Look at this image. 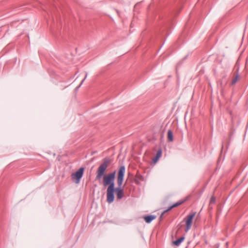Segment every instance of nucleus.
Wrapping results in <instances>:
<instances>
[{
  "instance_id": "ddd939ff",
  "label": "nucleus",
  "mask_w": 248,
  "mask_h": 248,
  "mask_svg": "<svg viewBox=\"0 0 248 248\" xmlns=\"http://www.w3.org/2000/svg\"><path fill=\"white\" fill-rule=\"evenodd\" d=\"M168 139L170 142L173 140V132L171 130H169L168 131Z\"/></svg>"
},
{
  "instance_id": "9d476101",
  "label": "nucleus",
  "mask_w": 248,
  "mask_h": 248,
  "mask_svg": "<svg viewBox=\"0 0 248 248\" xmlns=\"http://www.w3.org/2000/svg\"><path fill=\"white\" fill-rule=\"evenodd\" d=\"M161 155H162V150H161V149H159L157 151V153H156L155 156L153 158L152 161V163H156L159 160V158L161 157Z\"/></svg>"
},
{
  "instance_id": "dca6fc26",
  "label": "nucleus",
  "mask_w": 248,
  "mask_h": 248,
  "mask_svg": "<svg viewBox=\"0 0 248 248\" xmlns=\"http://www.w3.org/2000/svg\"><path fill=\"white\" fill-rule=\"evenodd\" d=\"M223 144H224V141L222 142V148H223Z\"/></svg>"
},
{
  "instance_id": "6e6552de",
  "label": "nucleus",
  "mask_w": 248,
  "mask_h": 248,
  "mask_svg": "<svg viewBox=\"0 0 248 248\" xmlns=\"http://www.w3.org/2000/svg\"><path fill=\"white\" fill-rule=\"evenodd\" d=\"M121 186H118L116 188V190H115L117 198L118 200L122 199L124 195V189L121 187Z\"/></svg>"
},
{
  "instance_id": "39448f33",
  "label": "nucleus",
  "mask_w": 248,
  "mask_h": 248,
  "mask_svg": "<svg viewBox=\"0 0 248 248\" xmlns=\"http://www.w3.org/2000/svg\"><path fill=\"white\" fill-rule=\"evenodd\" d=\"M196 214V212H192L189 215H188L185 218L186 220V227L185 229V231L187 232L191 228L192 221L194 217Z\"/></svg>"
},
{
  "instance_id": "7ed1b4c3",
  "label": "nucleus",
  "mask_w": 248,
  "mask_h": 248,
  "mask_svg": "<svg viewBox=\"0 0 248 248\" xmlns=\"http://www.w3.org/2000/svg\"><path fill=\"white\" fill-rule=\"evenodd\" d=\"M85 168L81 167L75 173L71 175L72 180L76 183L78 184L82 178L84 171Z\"/></svg>"
},
{
  "instance_id": "9b49d317",
  "label": "nucleus",
  "mask_w": 248,
  "mask_h": 248,
  "mask_svg": "<svg viewBox=\"0 0 248 248\" xmlns=\"http://www.w3.org/2000/svg\"><path fill=\"white\" fill-rule=\"evenodd\" d=\"M156 218V216L154 215H148L144 217V219L147 223H151L154 219Z\"/></svg>"
},
{
  "instance_id": "f257e3e1",
  "label": "nucleus",
  "mask_w": 248,
  "mask_h": 248,
  "mask_svg": "<svg viewBox=\"0 0 248 248\" xmlns=\"http://www.w3.org/2000/svg\"><path fill=\"white\" fill-rule=\"evenodd\" d=\"M111 160L109 157H106L103 159V162L98 167L96 171V179L100 180L105 175L107 168L111 163Z\"/></svg>"
},
{
  "instance_id": "f8f14e48",
  "label": "nucleus",
  "mask_w": 248,
  "mask_h": 248,
  "mask_svg": "<svg viewBox=\"0 0 248 248\" xmlns=\"http://www.w3.org/2000/svg\"><path fill=\"white\" fill-rule=\"evenodd\" d=\"M184 239H185L184 236H181V237L178 238L175 241H174L173 242V244L175 245L178 246L184 241Z\"/></svg>"
},
{
  "instance_id": "2eb2a0df",
  "label": "nucleus",
  "mask_w": 248,
  "mask_h": 248,
  "mask_svg": "<svg viewBox=\"0 0 248 248\" xmlns=\"http://www.w3.org/2000/svg\"><path fill=\"white\" fill-rule=\"evenodd\" d=\"M87 74H86V75H85V78H84V79L81 81L80 84H79V85L77 87V89H78V88L80 87V86L81 85V84L83 83V82H84V81L85 80V78H86L87 77Z\"/></svg>"
},
{
  "instance_id": "423d86ee",
  "label": "nucleus",
  "mask_w": 248,
  "mask_h": 248,
  "mask_svg": "<svg viewBox=\"0 0 248 248\" xmlns=\"http://www.w3.org/2000/svg\"><path fill=\"white\" fill-rule=\"evenodd\" d=\"M125 171V168L124 166H122L119 169L118 176H117V184L118 186H122Z\"/></svg>"
},
{
  "instance_id": "f03ea898",
  "label": "nucleus",
  "mask_w": 248,
  "mask_h": 248,
  "mask_svg": "<svg viewBox=\"0 0 248 248\" xmlns=\"http://www.w3.org/2000/svg\"><path fill=\"white\" fill-rule=\"evenodd\" d=\"M108 186L107 189V202L109 203H111L114 201V192L115 190H116L114 181L108 183Z\"/></svg>"
},
{
  "instance_id": "1a4fd4ad",
  "label": "nucleus",
  "mask_w": 248,
  "mask_h": 248,
  "mask_svg": "<svg viewBox=\"0 0 248 248\" xmlns=\"http://www.w3.org/2000/svg\"><path fill=\"white\" fill-rule=\"evenodd\" d=\"M239 68L238 67L237 68V70L234 74V77L232 80V82H231L232 85H234L240 78V76L239 74Z\"/></svg>"
},
{
  "instance_id": "20e7f679",
  "label": "nucleus",
  "mask_w": 248,
  "mask_h": 248,
  "mask_svg": "<svg viewBox=\"0 0 248 248\" xmlns=\"http://www.w3.org/2000/svg\"><path fill=\"white\" fill-rule=\"evenodd\" d=\"M116 171L104 175L103 177V185L105 187L108 186V184L115 181Z\"/></svg>"
},
{
  "instance_id": "0eeeda50",
  "label": "nucleus",
  "mask_w": 248,
  "mask_h": 248,
  "mask_svg": "<svg viewBox=\"0 0 248 248\" xmlns=\"http://www.w3.org/2000/svg\"><path fill=\"white\" fill-rule=\"evenodd\" d=\"M186 200L179 201L175 202V203L173 204L171 206H170L168 209H167L166 210H165L163 211V212L161 215L160 217H162L165 213L167 212L168 211H170V210H171L172 208H173L174 207H176L178 206L181 205L185 202H186Z\"/></svg>"
},
{
  "instance_id": "4468645a",
  "label": "nucleus",
  "mask_w": 248,
  "mask_h": 248,
  "mask_svg": "<svg viewBox=\"0 0 248 248\" xmlns=\"http://www.w3.org/2000/svg\"><path fill=\"white\" fill-rule=\"evenodd\" d=\"M216 202V198L214 196H212L210 200V204H214Z\"/></svg>"
}]
</instances>
